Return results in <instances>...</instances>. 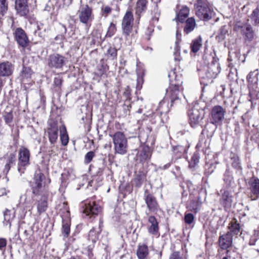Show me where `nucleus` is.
<instances>
[{"label":"nucleus","instance_id":"1","mask_svg":"<svg viewBox=\"0 0 259 259\" xmlns=\"http://www.w3.org/2000/svg\"><path fill=\"white\" fill-rule=\"evenodd\" d=\"M169 87L166 90V95L170 100L171 106L180 102V89L182 84L181 76L176 74L175 70L169 72Z\"/></svg>","mask_w":259,"mask_h":259},{"label":"nucleus","instance_id":"2","mask_svg":"<svg viewBox=\"0 0 259 259\" xmlns=\"http://www.w3.org/2000/svg\"><path fill=\"white\" fill-rule=\"evenodd\" d=\"M209 57L211 59V61L203 67L200 75L203 78L211 79L217 77L221 72V68L218 58Z\"/></svg>","mask_w":259,"mask_h":259},{"label":"nucleus","instance_id":"3","mask_svg":"<svg viewBox=\"0 0 259 259\" xmlns=\"http://www.w3.org/2000/svg\"><path fill=\"white\" fill-rule=\"evenodd\" d=\"M112 138L114 149L116 153L124 155L127 152V140L123 133L117 132L113 135H110Z\"/></svg>","mask_w":259,"mask_h":259},{"label":"nucleus","instance_id":"4","mask_svg":"<svg viewBox=\"0 0 259 259\" xmlns=\"http://www.w3.org/2000/svg\"><path fill=\"white\" fill-rule=\"evenodd\" d=\"M196 16L201 20L208 21L212 17V11L207 5L206 0H197L194 5Z\"/></svg>","mask_w":259,"mask_h":259},{"label":"nucleus","instance_id":"5","mask_svg":"<svg viewBox=\"0 0 259 259\" xmlns=\"http://www.w3.org/2000/svg\"><path fill=\"white\" fill-rule=\"evenodd\" d=\"M82 212L90 218L95 217L101 211L100 206L96 203L94 198L88 199L82 202Z\"/></svg>","mask_w":259,"mask_h":259},{"label":"nucleus","instance_id":"6","mask_svg":"<svg viewBox=\"0 0 259 259\" xmlns=\"http://www.w3.org/2000/svg\"><path fill=\"white\" fill-rule=\"evenodd\" d=\"M30 151L24 147H21L18 153V170L21 174L24 172L26 167L30 164Z\"/></svg>","mask_w":259,"mask_h":259},{"label":"nucleus","instance_id":"7","mask_svg":"<svg viewBox=\"0 0 259 259\" xmlns=\"http://www.w3.org/2000/svg\"><path fill=\"white\" fill-rule=\"evenodd\" d=\"M188 115L189 123L192 127H195L201 125L204 117V112L202 110L194 107L189 110Z\"/></svg>","mask_w":259,"mask_h":259},{"label":"nucleus","instance_id":"8","mask_svg":"<svg viewBox=\"0 0 259 259\" xmlns=\"http://www.w3.org/2000/svg\"><path fill=\"white\" fill-rule=\"evenodd\" d=\"M78 14L80 22L84 24H88L94 19L92 8L88 5H81Z\"/></svg>","mask_w":259,"mask_h":259},{"label":"nucleus","instance_id":"9","mask_svg":"<svg viewBox=\"0 0 259 259\" xmlns=\"http://www.w3.org/2000/svg\"><path fill=\"white\" fill-rule=\"evenodd\" d=\"M225 109L220 105L213 107L211 110V123L215 125L220 124L225 118Z\"/></svg>","mask_w":259,"mask_h":259},{"label":"nucleus","instance_id":"10","mask_svg":"<svg viewBox=\"0 0 259 259\" xmlns=\"http://www.w3.org/2000/svg\"><path fill=\"white\" fill-rule=\"evenodd\" d=\"M133 21L134 16L132 12L130 11H126L123 16L121 23L123 34L125 36H128L132 32Z\"/></svg>","mask_w":259,"mask_h":259},{"label":"nucleus","instance_id":"11","mask_svg":"<svg viewBox=\"0 0 259 259\" xmlns=\"http://www.w3.org/2000/svg\"><path fill=\"white\" fill-rule=\"evenodd\" d=\"M48 127L46 135L48 136L51 144L54 145L58 138V127L57 122L53 120L48 122Z\"/></svg>","mask_w":259,"mask_h":259},{"label":"nucleus","instance_id":"12","mask_svg":"<svg viewBox=\"0 0 259 259\" xmlns=\"http://www.w3.org/2000/svg\"><path fill=\"white\" fill-rule=\"evenodd\" d=\"M46 178L45 175L41 173H36L34 177V182L31 185L32 193L34 195H38L42 188L45 186Z\"/></svg>","mask_w":259,"mask_h":259},{"label":"nucleus","instance_id":"13","mask_svg":"<svg viewBox=\"0 0 259 259\" xmlns=\"http://www.w3.org/2000/svg\"><path fill=\"white\" fill-rule=\"evenodd\" d=\"M65 62L66 59L64 56L56 54L49 57L48 64L51 68L60 69L65 65Z\"/></svg>","mask_w":259,"mask_h":259},{"label":"nucleus","instance_id":"14","mask_svg":"<svg viewBox=\"0 0 259 259\" xmlns=\"http://www.w3.org/2000/svg\"><path fill=\"white\" fill-rule=\"evenodd\" d=\"M15 9L20 16H26L29 13L28 0H15Z\"/></svg>","mask_w":259,"mask_h":259},{"label":"nucleus","instance_id":"15","mask_svg":"<svg viewBox=\"0 0 259 259\" xmlns=\"http://www.w3.org/2000/svg\"><path fill=\"white\" fill-rule=\"evenodd\" d=\"M15 38L17 43L23 48L27 47L29 43L28 37L21 28H17L14 32Z\"/></svg>","mask_w":259,"mask_h":259},{"label":"nucleus","instance_id":"16","mask_svg":"<svg viewBox=\"0 0 259 259\" xmlns=\"http://www.w3.org/2000/svg\"><path fill=\"white\" fill-rule=\"evenodd\" d=\"M144 199L149 210L151 212H155L158 210V204L155 197L149 193L147 190L145 191Z\"/></svg>","mask_w":259,"mask_h":259},{"label":"nucleus","instance_id":"17","mask_svg":"<svg viewBox=\"0 0 259 259\" xmlns=\"http://www.w3.org/2000/svg\"><path fill=\"white\" fill-rule=\"evenodd\" d=\"M148 225L147 230L148 233L154 236L158 237L160 235L159 232V225L155 217L151 215L148 218Z\"/></svg>","mask_w":259,"mask_h":259},{"label":"nucleus","instance_id":"18","mask_svg":"<svg viewBox=\"0 0 259 259\" xmlns=\"http://www.w3.org/2000/svg\"><path fill=\"white\" fill-rule=\"evenodd\" d=\"M249 190L252 194V200H256L259 197V179L256 177H252L248 182Z\"/></svg>","mask_w":259,"mask_h":259},{"label":"nucleus","instance_id":"19","mask_svg":"<svg viewBox=\"0 0 259 259\" xmlns=\"http://www.w3.org/2000/svg\"><path fill=\"white\" fill-rule=\"evenodd\" d=\"M218 242L219 246L222 249H227L232 245L233 237L229 233H226L222 235H220Z\"/></svg>","mask_w":259,"mask_h":259},{"label":"nucleus","instance_id":"20","mask_svg":"<svg viewBox=\"0 0 259 259\" xmlns=\"http://www.w3.org/2000/svg\"><path fill=\"white\" fill-rule=\"evenodd\" d=\"M14 70V66L9 62L6 61L0 63V77L10 76Z\"/></svg>","mask_w":259,"mask_h":259},{"label":"nucleus","instance_id":"21","mask_svg":"<svg viewBox=\"0 0 259 259\" xmlns=\"http://www.w3.org/2000/svg\"><path fill=\"white\" fill-rule=\"evenodd\" d=\"M102 227L103 222L101 220H100L98 226L94 227L92 229H91L89 233V237L92 242H96L98 239L99 234L102 231Z\"/></svg>","mask_w":259,"mask_h":259},{"label":"nucleus","instance_id":"22","mask_svg":"<svg viewBox=\"0 0 259 259\" xmlns=\"http://www.w3.org/2000/svg\"><path fill=\"white\" fill-rule=\"evenodd\" d=\"M4 220L3 224L5 226H9V228L11 226V222L15 218V211L14 209H6L4 212Z\"/></svg>","mask_w":259,"mask_h":259},{"label":"nucleus","instance_id":"23","mask_svg":"<svg viewBox=\"0 0 259 259\" xmlns=\"http://www.w3.org/2000/svg\"><path fill=\"white\" fill-rule=\"evenodd\" d=\"M228 229L229 231L227 233H229L231 235H238L240 233V226L237 223V220L234 219L229 224Z\"/></svg>","mask_w":259,"mask_h":259},{"label":"nucleus","instance_id":"24","mask_svg":"<svg viewBox=\"0 0 259 259\" xmlns=\"http://www.w3.org/2000/svg\"><path fill=\"white\" fill-rule=\"evenodd\" d=\"M150 156V149L148 146H143L139 150L137 154L138 159L143 162L146 160Z\"/></svg>","mask_w":259,"mask_h":259},{"label":"nucleus","instance_id":"25","mask_svg":"<svg viewBox=\"0 0 259 259\" xmlns=\"http://www.w3.org/2000/svg\"><path fill=\"white\" fill-rule=\"evenodd\" d=\"M147 0H138L136 7V15L138 20L141 17V14L147 9Z\"/></svg>","mask_w":259,"mask_h":259},{"label":"nucleus","instance_id":"26","mask_svg":"<svg viewBox=\"0 0 259 259\" xmlns=\"http://www.w3.org/2000/svg\"><path fill=\"white\" fill-rule=\"evenodd\" d=\"M202 202L199 197L197 200H192L190 201L187 206V209L190 211L197 213L200 209Z\"/></svg>","mask_w":259,"mask_h":259},{"label":"nucleus","instance_id":"27","mask_svg":"<svg viewBox=\"0 0 259 259\" xmlns=\"http://www.w3.org/2000/svg\"><path fill=\"white\" fill-rule=\"evenodd\" d=\"M241 33L249 41L252 40L254 36V32L251 25L245 24L244 29H242Z\"/></svg>","mask_w":259,"mask_h":259},{"label":"nucleus","instance_id":"28","mask_svg":"<svg viewBox=\"0 0 259 259\" xmlns=\"http://www.w3.org/2000/svg\"><path fill=\"white\" fill-rule=\"evenodd\" d=\"M196 23L195 19L193 17L188 18L185 22V25L184 28V32L186 34H189L195 28Z\"/></svg>","mask_w":259,"mask_h":259},{"label":"nucleus","instance_id":"29","mask_svg":"<svg viewBox=\"0 0 259 259\" xmlns=\"http://www.w3.org/2000/svg\"><path fill=\"white\" fill-rule=\"evenodd\" d=\"M149 253V249L147 245L145 244H139L137 250V255L139 259H144Z\"/></svg>","mask_w":259,"mask_h":259},{"label":"nucleus","instance_id":"30","mask_svg":"<svg viewBox=\"0 0 259 259\" xmlns=\"http://www.w3.org/2000/svg\"><path fill=\"white\" fill-rule=\"evenodd\" d=\"M47 207V199L45 197H42V198L37 202V214L40 215L46 211Z\"/></svg>","mask_w":259,"mask_h":259},{"label":"nucleus","instance_id":"31","mask_svg":"<svg viewBox=\"0 0 259 259\" xmlns=\"http://www.w3.org/2000/svg\"><path fill=\"white\" fill-rule=\"evenodd\" d=\"M230 159L232 167L235 168L236 170L241 172L242 168L238 156L235 153H231L230 155Z\"/></svg>","mask_w":259,"mask_h":259},{"label":"nucleus","instance_id":"32","mask_svg":"<svg viewBox=\"0 0 259 259\" xmlns=\"http://www.w3.org/2000/svg\"><path fill=\"white\" fill-rule=\"evenodd\" d=\"M60 139L62 144L64 146L67 145L68 143V136L67 133L66 127L64 125H62L60 127Z\"/></svg>","mask_w":259,"mask_h":259},{"label":"nucleus","instance_id":"33","mask_svg":"<svg viewBox=\"0 0 259 259\" xmlns=\"http://www.w3.org/2000/svg\"><path fill=\"white\" fill-rule=\"evenodd\" d=\"M189 14V9L187 7H183L179 12V14L177 15L178 21L183 23L186 18L188 16Z\"/></svg>","mask_w":259,"mask_h":259},{"label":"nucleus","instance_id":"34","mask_svg":"<svg viewBox=\"0 0 259 259\" xmlns=\"http://www.w3.org/2000/svg\"><path fill=\"white\" fill-rule=\"evenodd\" d=\"M251 22L254 26L259 25V9L256 8L249 16Z\"/></svg>","mask_w":259,"mask_h":259},{"label":"nucleus","instance_id":"35","mask_svg":"<svg viewBox=\"0 0 259 259\" xmlns=\"http://www.w3.org/2000/svg\"><path fill=\"white\" fill-rule=\"evenodd\" d=\"M202 46V38L200 36L192 40L191 48L193 53L197 52Z\"/></svg>","mask_w":259,"mask_h":259},{"label":"nucleus","instance_id":"36","mask_svg":"<svg viewBox=\"0 0 259 259\" xmlns=\"http://www.w3.org/2000/svg\"><path fill=\"white\" fill-rule=\"evenodd\" d=\"M151 18L150 21L151 24L154 25L159 20L160 15V11L157 6H155L151 12Z\"/></svg>","mask_w":259,"mask_h":259},{"label":"nucleus","instance_id":"37","mask_svg":"<svg viewBox=\"0 0 259 259\" xmlns=\"http://www.w3.org/2000/svg\"><path fill=\"white\" fill-rule=\"evenodd\" d=\"M221 201L225 206L230 205L232 202V195L230 192L225 191L223 193Z\"/></svg>","mask_w":259,"mask_h":259},{"label":"nucleus","instance_id":"38","mask_svg":"<svg viewBox=\"0 0 259 259\" xmlns=\"http://www.w3.org/2000/svg\"><path fill=\"white\" fill-rule=\"evenodd\" d=\"M258 74V70L250 72L247 76V79L249 84H256L258 81L257 75Z\"/></svg>","mask_w":259,"mask_h":259},{"label":"nucleus","instance_id":"39","mask_svg":"<svg viewBox=\"0 0 259 259\" xmlns=\"http://www.w3.org/2000/svg\"><path fill=\"white\" fill-rule=\"evenodd\" d=\"M224 181L226 186L230 187L234 183L233 177H232L229 169H226L224 174Z\"/></svg>","mask_w":259,"mask_h":259},{"label":"nucleus","instance_id":"40","mask_svg":"<svg viewBox=\"0 0 259 259\" xmlns=\"http://www.w3.org/2000/svg\"><path fill=\"white\" fill-rule=\"evenodd\" d=\"M8 10V1L0 0V18L3 17Z\"/></svg>","mask_w":259,"mask_h":259},{"label":"nucleus","instance_id":"41","mask_svg":"<svg viewBox=\"0 0 259 259\" xmlns=\"http://www.w3.org/2000/svg\"><path fill=\"white\" fill-rule=\"evenodd\" d=\"M173 153L176 158L181 157L185 151V148L182 146H176L173 147Z\"/></svg>","mask_w":259,"mask_h":259},{"label":"nucleus","instance_id":"42","mask_svg":"<svg viewBox=\"0 0 259 259\" xmlns=\"http://www.w3.org/2000/svg\"><path fill=\"white\" fill-rule=\"evenodd\" d=\"M32 71L29 67H23L21 72V76L23 79H28L31 77Z\"/></svg>","mask_w":259,"mask_h":259},{"label":"nucleus","instance_id":"43","mask_svg":"<svg viewBox=\"0 0 259 259\" xmlns=\"http://www.w3.org/2000/svg\"><path fill=\"white\" fill-rule=\"evenodd\" d=\"M180 46L178 45V41L175 42L174 47V56L176 61H180L181 60L180 56Z\"/></svg>","mask_w":259,"mask_h":259},{"label":"nucleus","instance_id":"44","mask_svg":"<svg viewBox=\"0 0 259 259\" xmlns=\"http://www.w3.org/2000/svg\"><path fill=\"white\" fill-rule=\"evenodd\" d=\"M145 177V174L143 172H139L137 174L134 180L137 186L140 187L141 186Z\"/></svg>","mask_w":259,"mask_h":259},{"label":"nucleus","instance_id":"45","mask_svg":"<svg viewBox=\"0 0 259 259\" xmlns=\"http://www.w3.org/2000/svg\"><path fill=\"white\" fill-rule=\"evenodd\" d=\"M107 56L108 59L114 60L117 57V50L112 47H110L107 52Z\"/></svg>","mask_w":259,"mask_h":259},{"label":"nucleus","instance_id":"46","mask_svg":"<svg viewBox=\"0 0 259 259\" xmlns=\"http://www.w3.org/2000/svg\"><path fill=\"white\" fill-rule=\"evenodd\" d=\"M70 225L69 224L65 222H63V225H62V233L63 236L65 238H67L68 237L69 234H70Z\"/></svg>","mask_w":259,"mask_h":259},{"label":"nucleus","instance_id":"47","mask_svg":"<svg viewBox=\"0 0 259 259\" xmlns=\"http://www.w3.org/2000/svg\"><path fill=\"white\" fill-rule=\"evenodd\" d=\"M199 161V156L198 153H194L189 162V166L191 168L194 167Z\"/></svg>","mask_w":259,"mask_h":259},{"label":"nucleus","instance_id":"48","mask_svg":"<svg viewBox=\"0 0 259 259\" xmlns=\"http://www.w3.org/2000/svg\"><path fill=\"white\" fill-rule=\"evenodd\" d=\"M95 156V153L93 151L88 152L84 156V162L85 164H89L90 163L93 158Z\"/></svg>","mask_w":259,"mask_h":259},{"label":"nucleus","instance_id":"49","mask_svg":"<svg viewBox=\"0 0 259 259\" xmlns=\"http://www.w3.org/2000/svg\"><path fill=\"white\" fill-rule=\"evenodd\" d=\"M116 30V26L114 24L111 23L108 29L106 36L109 37H112L114 33H115Z\"/></svg>","mask_w":259,"mask_h":259},{"label":"nucleus","instance_id":"50","mask_svg":"<svg viewBox=\"0 0 259 259\" xmlns=\"http://www.w3.org/2000/svg\"><path fill=\"white\" fill-rule=\"evenodd\" d=\"M3 118L5 122L7 124L11 123L13 121V116L12 112H5L3 115Z\"/></svg>","mask_w":259,"mask_h":259},{"label":"nucleus","instance_id":"51","mask_svg":"<svg viewBox=\"0 0 259 259\" xmlns=\"http://www.w3.org/2000/svg\"><path fill=\"white\" fill-rule=\"evenodd\" d=\"M259 244V238H257L255 234L251 236L249 241V245L250 246L256 245Z\"/></svg>","mask_w":259,"mask_h":259},{"label":"nucleus","instance_id":"52","mask_svg":"<svg viewBox=\"0 0 259 259\" xmlns=\"http://www.w3.org/2000/svg\"><path fill=\"white\" fill-rule=\"evenodd\" d=\"M194 220V217L192 213H189L185 214V222L187 224H191Z\"/></svg>","mask_w":259,"mask_h":259},{"label":"nucleus","instance_id":"53","mask_svg":"<svg viewBox=\"0 0 259 259\" xmlns=\"http://www.w3.org/2000/svg\"><path fill=\"white\" fill-rule=\"evenodd\" d=\"M69 24V27L72 28L75 23V18L73 16L68 15L66 18Z\"/></svg>","mask_w":259,"mask_h":259},{"label":"nucleus","instance_id":"54","mask_svg":"<svg viewBox=\"0 0 259 259\" xmlns=\"http://www.w3.org/2000/svg\"><path fill=\"white\" fill-rule=\"evenodd\" d=\"M228 33V30L225 26L221 27L220 30L219 35L222 39H224L226 35Z\"/></svg>","mask_w":259,"mask_h":259},{"label":"nucleus","instance_id":"55","mask_svg":"<svg viewBox=\"0 0 259 259\" xmlns=\"http://www.w3.org/2000/svg\"><path fill=\"white\" fill-rule=\"evenodd\" d=\"M7 244V240L4 238H0V250L4 251Z\"/></svg>","mask_w":259,"mask_h":259},{"label":"nucleus","instance_id":"56","mask_svg":"<svg viewBox=\"0 0 259 259\" xmlns=\"http://www.w3.org/2000/svg\"><path fill=\"white\" fill-rule=\"evenodd\" d=\"M143 82V80L142 77H138L137 79V85L136 88L137 90H140L141 89L142 87V83Z\"/></svg>","mask_w":259,"mask_h":259},{"label":"nucleus","instance_id":"57","mask_svg":"<svg viewBox=\"0 0 259 259\" xmlns=\"http://www.w3.org/2000/svg\"><path fill=\"white\" fill-rule=\"evenodd\" d=\"M54 82L57 87H60L62 83V78L60 76L56 77L54 78Z\"/></svg>","mask_w":259,"mask_h":259},{"label":"nucleus","instance_id":"58","mask_svg":"<svg viewBox=\"0 0 259 259\" xmlns=\"http://www.w3.org/2000/svg\"><path fill=\"white\" fill-rule=\"evenodd\" d=\"M102 11L106 14L105 16H106L108 14L111 13V9L110 7L106 6L102 8Z\"/></svg>","mask_w":259,"mask_h":259},{"label":"nucleus","instance_id":"59","mask_svg":"<svg viewBox=\"0 0 259 259\" xmlns=\"http://www.w3.org/2000/svg\"><path fill=\"white\" fill-rule=\"evenodd\" d=\"M15 161V156L14 154H11L8 158L7 163H10V165H12L14 163Z\"/></svg>","mask_w":259,"mask_h":259},{"label":"nucleus","instance_id":"60","mask_svg":"<svg viewBox=\"0 0 259 259\" xmlns=\"http://www.w3.org/2000/svg\"><path fill=\"white\" fill-rule=\"evenodd\" d=\"M164 104H165V102L164 101H162V102H160V103H159V106L158 107V110L161 114H162L163 113H165V112H167V110L164 111V110H162V106H163L164 105Z\"/></svg>","mask_w":259,"mask_h":259},{"label":"nucleus","instance_id":"61","mask_svg":"<svg viewBox=\"0 0 259 259\" xmlns=\"http://www.w3.org/2000/svg\"><path fill=\"white\" fill-rule=\"evenodd\" d=\"M176 41L175 42H177V41H178V45H180V42L181 41V34L178 30H177L176 31Z\"/></svg>","mask_w":259,"mask_h":259},{"label":"nucleus","instance_id":"62","mask_svg":"<svg viewBox=\"0 0 259 259\" xmlns=\"http://www.w3.org/2000/svg\"><path fill=\"white\" fill-rule=\"evenodd\" d=\"M245 24H237L236 25V26H235V29L236 30H240L241 31L242 30V29H244V26H245Z\"/></svg>","mask_w":259,"mask_h":259},{"label":"nucleus","instance_id":"63","mask_svg":"<svg viewBox=\"0 0 259 259\" xmlns=\"http://www.w3.org/2000/svg\"><path fill=\"white\" fill-rule=\"evenodd\" d=\"M105 72V70H104V68H103V66H102L101 67V68H100L99 69V72H97L96 74L99 76H102V75Z\"/></svg>","mask_w":259,"mask_h":259},{"label":"nucleus","instance_id":"64","mask_svg":"<svg viewBox=\"0 0 259 259\" xmlns=\"http://www.w3.org/2000/svg\"><path fill=\"white\" fill-rule=\"evenodd\" d=\"M24 234L25 236L26 237V239L30 238V231H28L27 230H25L24 232Z\"/></svg>","mask_w":259,"mask_h":259}]
</instances>
